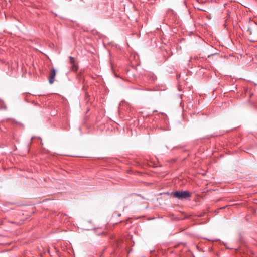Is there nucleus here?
Wrapping results in <instances>:
<instances>
[{"label": "nucleus", "instance_id": "nucleus-2", "mask_svg": "<svg viewBox=\"0 0 257 257\" xmlns=\"http://www.w3.org/2000/svg\"><path fill=\"white\" fill-rule=\"evenodd\" d=\"M69 64L70 65V70L76 72L78 69V65L75 58L72 56L69 57Z\"/></svg>", "mask_w": 257, "mask_h": 257}, {"label": "nucleus", "instance_id": "nucleus-3", "mask_svg": "<svg viewBox=\"0 0 257 257\" xmlns=\"http://www.w3.org/2000/svg\"><path fill=\"white\" fill-rule=\"evenodd\" d=\"M56 72L55 69L53 68L50 72L49 77V82L50 84L53 83L56 76Z\"/></svg>", "mask_w": 257, "mask_h": 257}, {"label": "nucleus", "instance_id": "nucleus-4", "mask_svg": "<svg viewBox=\"0 0 257 257\" xmlns=\"http://www.w3.org/2000/svg\"><path fill=\"white\" fill-rule=\"evenodd\" d=\"M10 122H11V124H17V122L16 121L14 120H11Z\"/></svg>", "mask_w": 257, "mask_h": 257}, {"label": "nucleus", "instance_id": "nucleus-1", "mask_svg": "<svg viewBox=\"0 0 257 257\" xmlns=\"http://www.w3.org/2000/svg\"><path fill=\"white\" fill-rule=\"evenodd\" d=\"M173 196L180 200L186 199L191 196V193L187 191H175L173 193Z\"/></svg>", "mask_w": 257, "mask_h": 257}]
</instances>
